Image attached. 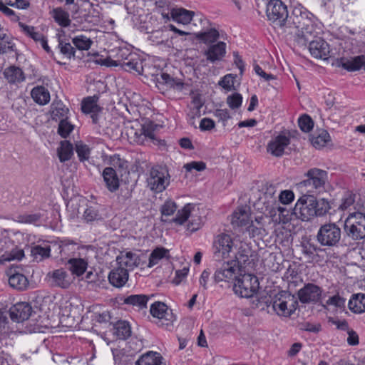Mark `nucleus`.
<instances>
[{"mask_svg":"<svg viewBox=\"0 0 365 365\" xmlns=\"http://www.w3.org/2000/svg\"><path fill=\"white\" fill-rule=\"evenodd\" d=\"M317 19L306 8L297 5L289 16L284 31L292 34L295 29L294 41L300 46H306L308 40L314 38L320 34Z\"/></svg>","mask_w":365,"mask_h":365,"instance_id":"nucleus-1","label":"nucleus"},{"mask_svg":"<svg viewBox=\"0 0 365 365\" xmlns=\"http://www.w3.org/2000/svg\"><path fill=\"white\" fill-rule=\"evenodd\" d=\"M331 209L329 202L321 198L317 200L313 195H304L297 202L294 212L302 221H309L314 217L325 215Z\"/></svg>","mask_w":365,"mask_h":365,"instance_id":"nucleus-2","label":"nucleus"},{"mask_svg":"<svg viewBox=\"0 0 365 365\" xmlns=\"http://www.w3.org/2000/svg\"><path fill=\"white\" fill-rule=\"evenodd\" d=\"M111 56L98 61V63L106 66H122L127 71L140 73L143 68L142 63L138 55L133 53L127 46H122L112 51Z\"/></svg>","mask_w":365,"mask_h":365,"instance_id":"nucleus-3","label":"nucleus"},{"mask_svg":"<svg viewBox=\"0 0 365 365\" xmlns=\"http://www.w3.org/2000/svg\"><path fill=\"white\" fill-rule=\"evenodd\" d=\"M304 175L307 178L299 183V187L305 189L311 195L325 192L328 183V173L326 170L314 168L309 169Z\"/></svg>","mask_w":365,"mask_h":365,"instance_id":"nucleus-4","label":"nucleus"},{"mask_svg":"<svg viewBox=\"0 0 365 365\" xmlns=\"http://www.w3.org/2000/svg\"><path fill=\"white\" fill-rule=\"evenodd\" d=\"M162 128L150 120H146L143 124H136V127L131 126L127 131L128 136L135 143L145 144L148 140L155 139L156 133Z\"/></svg>","mask_w":365,"mask_h":365,"instance_id":"nucleus-5","label":"nucleus"},{"mask_svg":"<svg viewBox=\"0 0 365 365\" xmlns=\"http://www.w3.org/2000/svg\"><path fill=\"white\" fill-rule=\"evenodd\" d=\"M13 322L14 321H12ZM17 323L16 328L19 329L21 327L25 326V329L21 331V333H57L61 331H66L64 327H72L71 324H63L62 321H53L55 324L50 323L44 324V321H16Z\"/></svg>","mask_w":365,"mask_h":365,"instance_id":"nucleus-6","label":"nucleus"},{"mask_svg":"<svg viewBox=\"0 0 365 365\" xmlns=\"http://www.w3.org/2000/svg\"><path fill=\"white\" fill-rule=\"evenodd\" d=\"M170 183V175L168 169L162 166H154L148 173L147 185L155 193L164 191Z\"/></svg>","mask_w":365,"mask_h":365,"instance_id":"nucleus-7","label":"nucleus"},{"mask_svg":"<svg viewBox=\"0 0 365 365\" xmlns=\"http://www.w3.org/2000/svg\"><path fill=\"white\" fill-rule=\"evenodd\" d=\"M298 304V299L294 294L282 292L275 297L272 307L278 316L289 317L295 312Z\"/></svg>","mask_w":365,"mask_h":365,"instance_id":"nucleus-8","label":"nucleus"},{"mask_svg":"<svg viewBox=\"0 0 365 365\" xmlns=\"http://www.w3.org/2000/svg\"><path fill=\"white\" fill-rule=\"evenodd\" d=\"M258 289L259 282L256 276L250 274H242L241 272L233 285L235 293L242 298L253 297L257 292Z\"/></svg>","mask_w":365,"mask_h":365,"instance_id":"nucleus-9","label":"nucleus"},{"mask_svg":"<svg viewBox=\"0 0 365 365\" xmlns=\"http://www.w3.org/2000/svg\"><path fill=\"white\" fill-rule=\"evenodd\" d=\"M346 236L353 240L365 238V215L361 212L351 213L344 222Z\"/></svg>","mask_w":365,"mask_h":365,"instance_id":"nucleus-10","label":"nucleus"},{"mask_svg":"<svg viewBox=\"0 0 365 365\" xmlns=\"http://www.w3.org/2000/svg\"><path fill=\"white\" fill-rule=\"evenodd\" d=\"M241 272L240 265L235 261L228 260L221 262L217 266L212 279L216 284L220 282L231 283L240 277Z\"/></svg>","mask_w":365,"mask_h":365,"instance_id":"nucleus-11","label":"nucleus"},{"mask_svg":"<svg viewBox=\"0 0 365 365\" xmlns=\"http://www.w3.org/2000/svg\"><path fill=\"white\" fill-rule=\"evenodd\" d=\"M341 237L340 227L334 222L326 223L322 225L317 234V240L324 247L337 246Z\"/></svg>","mask_w":365,"mask_h":365,"instance_id":"nucleus-12","label":"nucleus"},{"mask_svg":"<svg viewBox=\"0 0 365 365\" xmlns=\"http://www.w3.org/2000/svg\"><path fill=\"white\" fill-rule=\"evenodd\" d=\"M267 16L269 21L284 29L289 17L287 6L281 0H270L267 6Z\"/></svg>","mask_w":365,"mask_h":365,"instance_id":"nucleus-13","label":"nucleus"},{"mask_svg":"<svg viewBox=\"0 0 365 365\" xmlns=\"http://www.w3.org/2000/svg\"><path fill=\"white\" fill-rule=\"evenodd\" d=\"M9 315L11 319H40L49 318L41 314V309L38 307L33 308L28 302H19L9 309Z\"/></svg>","mask_w":365,"mask_h":365,"instance_id":"nucleus-14","label":"nucleus"},{"mask_svg":"<svg viewBox=\"0 0 365 365\" xmlns=\"http://www.w3.org/2000/svg\"><path fill=\"white\" fill-rule=\"evenodd\" d=\"M195 207L192 204L185 205L182 210H178L176 217L173 219V222L177 224L182 225L190 217L191 220L189 221L187 229L191 232L198 230L202 225V218L196 215L195 212Z\"/></svg>","mask_w":365,"mask_h":365,"instance_id":"nucleus-15","label":"nucleus"},{"mask_svg":"<svg viewBox=\"0 0 365 365\" xmlns=\"http://www.w3.org/2000/svg\"><path fill=\"white\" fill-rule=\"evenodd\" d=\"M233 247V240L230 235L221 233L217 235L212 245L214 257L217 260L230 257Z\"/></svg>","mask_w":365,"mask_h":365,"instance_id":"nucleus-16","label":"nucleus"},{"mask_svg":"<svg viewBox=\"0 0 365 365\" xmlns=\"http://www.w3.org/2000/svg\"><path fill=\"white\" fill-rule=\"evenodd\" d=\"M231 223L233 227H247L249 232H255L250 207L247 205L239 206L236 208L232 215Z\"/></svg>","mask_w":365,"mask_h":365,"instance_id":"nucleus-17","label":"nucleus"},{"mask_svg":"<svg viewBox=\"0 0 365 365\" xmlns=\"http://www.w3.org/2000/svg\"><path fill=\"white\" fill-rule=\"evenodd\" d=\"M322 289L313 283L305 284L304 286L298 290V299L303 304L317 303L322 294Z\"/></svg>","mask_w":365,"mask_h":365,"instance_id":"nucleus-18","label":"nucleus"},{"mask_svg":"<svg viewBox=\"0 0 365 365\" xmlns=\"http://www.w3.org/2000/svg\"><path fill=\"white\" fill-rule=\"evenodd\" d=\"M290 144L289 135L285 133L272 138L267 145V151L274 157H282L285 149Z\"/></svg>","mask_w":365,"mask_h":365,"instance_id":"nucleus-19","label":"nucleus"},{"mask_svg":"<svg viewBox=\"0 0 365 365\" xmlns=\"http://www.w3.org/2000/svg\"><path fill=\"white\" fill-rule=\"evenodd\" d=\"M309 43V51L315 58L327 59L330 53L329 45L324 39L317 36L308 40Z\"/></svg>","mask_w":365,"mask_h":365,"instance_id":"nucleus-20","label":"nucleus"},{"mask_svg":"<svg viewBox=\"0 0 365 365\" xmlns=\"http://www.w3.org/2000/svg\"><path fill=\"white\" fill-rule=\"evenodd\" d=\"M276 187L270 185L267 187L266 192L264 193L258 202L256 204L257 209L265 215L269 210L273 209V206L278 202L277 197L276 196Z\"/></svg>","mask_w":365,"mask_h":365,"instance_id":"nucleus-21","label":"nucleus"},{"mask_svg":"<svg viewBox=\"0 0 365 365\" xmlns=\"http://www.w3.org/2000/svg\"><path fill=\"white\" fill-rule=\"evenodd\" d=\"M98 97L96 96L85 98L81 103V110L86 114H91L93 122L98 121V113L101 111V108L98 105Z\"/></svg>","mask_w":365,"mask_h":365,"instance_id":"nucleus-22","label":"nucleus"},{"mask_svg":"<svg viewBox=\"0 0 365 365\" xmlns=\"http://www.w3.org/2000/svg\"><path fill=\"white\" fill-rule=\"evenodd\" d=\"M226 43L222 41L210 46L205 52L207 60L212 63L222 60L226 54Z\"/></svg>","mask_w":365,"mask_h":365,"instance_id":"nucleus-23","label":"nucleus"},{"mask_svg":"<svg viewBox=\"0 0 365 365\" xmlns=\"http://www.w3.org/2000/svg\"><path fill=\"white\" fill-rule=\"evenodd\" d=\"M47 277L51 279L53 285L61 288H68L71 284V277L63 268L48 272Z\"/></svg>","mask_w":365,"mask_h":365,"instance_id":"nucleus-24","label":"nucleus"},{"mask_svg":"<svg viewBox=\"0 0 365 365\" xmlns=\"http://www.w3.org/2000/svg\"><path fill=\"white\" fill-rule=\"evenodd\" d=\"M3 75L6 81L10 84H19L26 80V76L23 70L16 66H10L3 71Z\"/></svg>","mask_w":365,"mask_h":365,"instance_id":"nucleus-25","label":"nucleus"},{"mask_svg":"<svg viewBox=\"0 0 365 365\" xmlns=\"http://www.w3.org/2000/svg\"><path fill=\"white\" fill-rule=\"evenodd\" d=\"M139 260L138 256L131 252H121L116 259L118 267H123L128 272L138 265Z\"/></svg>","mask_w":365,"mask_h":365,"instance_id":"nucleus-26","label":"nucleus"},{"mask_svg":"<svg viewBox=\"0 0 365 365\" xmlns=\"http://www.w3.org/2000/svg\"><path fill=\"white\" fill-rule=\"evenodd\" d=\"M128 272L123 267L112 269L108 275L110 283L115 287H122L128 279Z\"/></svg>","mask_w":365,"mask_h":365,"instance_id":"nucleus-27","label":"nucleus"},{"mask_svg":"<svg viewBox=\"0 0 365 365\" xmlns=\"http://www.w3.org/2000/svg\"><path fill=\"white\" fill-rule=\"evenodd\" d=\"M103 178L106 186L110 192H113L118 190L120 181L115 170L113 168H106L103 171Z\"/></svg>","mask_w":365,"mask_h":365,"instance_id":"nucleus-28","label":"nucleus"},{"mask_svg":"<svg viewBox=\"0 0 365 365\" xmlns=\"http://www.w3.org/2000/svg\"><path fill=\"white\" fill-rule=\"evenodd\" d=\"M194 12L183 8L174 7L170 10V19L182 24H188L194 16Z\"/></svg>","mask_w":365,"mask_h":365,"instance_id":"nucleus-29","label":"nucleus"},{"mask_svg":"<svg viewBox=\"0 0 365 365\" xmlns=\"http://www.w3.org/2000/svg\"><path fill=\"white\" fill-rule=\"evenodd\" d=\"M157 83L178 91H182L184 88V83L180 79L174 78L166 73H160L157 78Z\"/></svg>","mask_w":365,"mask_h":365,"instance_id":"nucleus-30","label":"nucleus"},{"mask_svg":"<svg viewBox=\"0 0 365 365\" xmlns=\"http://www.w3.org/2000/svg\"><path fill=\"white\" fill-rule=\"evenodd\" d=\"M150 313L154 318L163 319L172 315V309L162 302L156 301L150 305Z\"/></svg>","mask_w":365,"mask_h":365,"instance_id":"nucleus-31","label":"nucleus"},{"mask_svg":"<svg viewBox=\"0 0 365 365\" xmlns=\"http://www.w3.org/2000/svg\"><path fill=\"white\" fill-rule=\"evenodd\" d=\"M112 327V332L118 339H126L131 335V327L128 321H115Z\"/></svg>","mask_w":365,"mask_h":365,"instance_id":"nucleus-32","label":"nucleus"},{"mask_svg":"<svg viewBox=\"0 0 365 365\" xmlns=\"http://www.w3.org/2000/svg\"><path fill=\"white\" fill-rule=\"evenodd\" d=\"M365 56H358L350 59L341 58L339 61V66L348 71H356L363 68L364 66Z\"/></svg>","mask_w":365,"mask_h":365,"instance_id":"nucleus-33","label":"nucleus"},{"mask_svg":"<svg viewBox=\"0 0 365 365\" xmlns=\"http://www.w3.org/2000/svg\"><path fill=\"white\" fill-rule=\"evenodd\" d=\"M322 307L328 311H331L333 313L342 312L345 308V299L339 294H334L330 297L325 304H322Z\"/></svg>","mask_w":365,"mask_h":365,"instance_id":"nucleus-34","label":"nucleus"},{"mask_svg":"<svg viewBox=\"0 0 365 365\" xmlns=\"http://www.w3.org/2000/svg\"><path fill=\"white\" fill-rule=\"evenodd\" d=\"M8 275L9 284L11 287L19 290H24L28 287L29 281L23 274L10 270Z\"/></svg>","mask_w":365,"mask_h":365,"instance_id":"nucleus-35","label":"nucleus"},{"mask_svg":"<svg viewBox=\"0 0 365 365\" xmlns=\"http://www.w3.org/2000/svg\"><path fill=\"white\" fill-rule=\"evenodd\" d=\"M348 306L354 313L361 314L365 312V294H353L349 301Z\"/></svg>","mask_w":365,"mask_h":365,"instance_id":"nucleus-36","label":"nucleus"},{"mask_svg":"<svg viewBox=\"0 0 365 365\" xmlns=\"http://www.w3.org/2000/svg\"><path fill=\"white\" fill-rule=\"evenodd\" d=\"M135 365H163V357L158 352L148 351L136 361Z\"/></svg>","mask_w":365,"mask_h":365,"instance_id":"nucleus-37","label":"nucleus"},{"mask_svg":"<svg viewBox=\"0 0 365 365\" xmlns=\"http://www.w3.org/2000/svg\"><path fill=\"white\" fill-rule=\"evenodd\" d=\"M67 264L73 274L81 276L86 272L88 262L83 258H71L68 261Z\"/></svg>","mask_w":365,"mask_h":365,"instance_id":"nucleus-38","label":"nucleus"},{"mask_svg":"<svg viewBox=\"0 0 365 365\" xmlns=\"http://www.w3.org/2000/svg\"><path fill=\"white\" fill-rule=\"evenodd\" d=\"M34 101L40 105H46L50 101V93L43 86L34 87L31 92Z\"/></svg>","mask_w":365,"mask_h":365,"instance_id":"nucleus-39","label":"nucleus"},{"mask_svg":"<svg viewBox=\"0 0 365 365\" xmlns=\"http://www.w3.org/2000/svg\"><path fill=\"white\" fill-rule=\"evenodd\" d=\"M310 140L314 147L321 148L331 140V138L327 130H320L311 136Z\"/></svg>","mask_w":365,"mask_h":365,"instance_id":"nucleus-40","label":"nucleus"},{"mask_svg":"<svg viewBox=\"0 0 365 365\" xmlns=\"http://www.w3.org/2000/svg\"><path fill=\"white\" fill-rule=\"evenodd\" d=\"M54 21L62 27H67L71 24L69 14L61 7L55 8L51 11Z\"/></svg>","mask_w":365,"mask_h":365,"instance_id":"nucleus-41","label":"nucleus"},{"mask_svg":"<svg viewBox=\"0 0 365 365\" xmlns=\"http://www.w3.org/2000/svg\"><path fill=\"white\" fill-rule=\"evenodd\" d=\"M68 112V108L61 101L54 102L51 105V114L53 120H61L67 118Z\"/></svg>","mask_w":365,"mask_h":365,"instance_id":"nucleus-42","label":"nucleus"},{"mask_svg":"<svg viewBox=\"0 0 365 365\" xmlns=\"http://www.w3.org/2000/svg\"><path fill=\"white\" fill-rule=\"evenodd\" d=\"M195 36L204 43H212L219 38L220 34L217 29L211 28L207 31L196 33Z\"/></svg>","mask_w":365,"mask_h":365,"instance_id":"nucleus-43","label":"nucleus"},{"mask_svg":"<svg viewBox=\"0 0 365 365\" xmlns=\"http://www.w3.org/2000/svg\"><path fill=\"white\" fill-rule=\"evenodd\" d=\"M163 258H169V250L164 247L155 248L150 255L148 267H153Z\"/></svg>","mask_w":365,"mask_h":365,"instance_id":"nucleus-44","label":"nucleus"},{"mask_svg":"<svg viewBox=\"0 0 365 365\" xmlns=\"http://www.w3.org/2000/svg\"><path fill=\"white\" fill-rule=\"evenodd\" d=\"M58 156L61 162H66L71 159L73 154V148L71 143L65 140L61 143L57 150Z\"/></svg>","mask_w":365,"mask_h":365,"instance_id":"nucleus-45","label":"nucleus"},{"mask_svg":"<svg viewBox=\"0 0 365 365\" xmlns=\"http://www.w3.org/2000/svg\"><path fill=\"white\" fill-rule=\"evenodd\" d=\"M72 43L75 48L79 51H88L91 48L93 41L85 35H78L72 38Z\"/></svg>","mask_w":365,"mask_h":365,"instance_id":"nucleus-46","label":"nucleus"},{"mask_svg":"<svg viewBox=\"0 0 365 365\" xmlns=\"http://www.w3.org/2000/svg\"><path fill=\"white\" fill-rule=\"evenodd\" d=\"M24 256V250L21 249H12L11 251H5L4 253L0 251V264L11 260L21 259Z\"/></svg>","mask_w":365,"mask_h":365,"instance_id":"nucleus-47","label":"nucleus"},{"mask_svg":"<svg viewBox=\"0 0 365 365\" xmlns=\"http://www.w3.org/2000/svg\"><path fill=\"white\" fill-rule=\"evenodd\" d=\"M155 1V4L160 13L163 19L165 21L170 20V10L173 8L171 7V3L170 0H153Z\"/></svg>","mask_w":365,"mask_h":365,"instance_id":"nucleus-48","label":"nucleus"},{"mask_svg":"<svg viewBox=\"0 0 365 365\" xmlns=\"http://www.w3.org/2000/svg\"><path fill=\"white\" fill-rule=\"evenodd\" d=\"M149 299L150 297L145 294H133L126 297L124 302L127 304L137 306L140 309H143L146 307Z\"/></svg>","mask_w":365,"mask_h":365,"instance_id":"nucleus-49","label":"nucleus"},{"mask_svg":"<svg viewBox=\"0 0 365 365\" xmlns=\"http://www.w3.org/2000/svg\"><path fill=\"white\" fill-rule=\"evenodd\" d=\"M102 219L96 205L88 206L83 214V220L86 222L97 221Z\"/></svg>","mask_w":365,"mask_h":365,"instance_id":"nucleus-50","label":"nucleus"},{"mask_svg":"<svg viewBox=\"0 0 365 365\" xmlns=\"http://www.w3.org/2000/svg\"><path fill=\"white\" fill-rule=\"evenodd\" d=\"M58 48L60 53L63 55L66 58L71 59L76 57V49L69 42L59 39L58 43Z\"/></svg>","mask_w":365,"mask_h":365,"instance_id":"nucleus-51","label":"nucleus"},{"mask_svg":"<svg viewBox=\"0 0 365 365\" xmlns=\"http://www.w3.org/2000/svg\"><path fill=\"white\" fill-rule=\"evenodd\" d=\"M50 246L36 245L31 249V254L37 261H41L50 256Z\"/></svg>","mask_w":365,"mask_h":365,"instance_id":"nucleus-52","label":"nucleus"},{"mask_svg":"<svg viewBox=\"0 0 365 365\" xmlns=\"http://www.w3.org/2000/svg\"><path fill=\"white\" fill-rule=\"evenodd\" d=\"M76 152L79 160L83 162L89 159L91 149L88 145L80 141L76 143Z\"/></svg>","mask_w":365,"mask_h":365,"instance_id":"nucleus-53","label":"nucleus"},{"mask_svg":"<svg viewBox=\"0 0 365 365\" xmlns=\"http://www.w3.org/2000/svg\"><path fill=\"white\" fill-rule=\"evenodd\" d=\"M19 26L24 34L36 42L39 41L43 36L41 33L37 31L36 28L32 26L26 25L23 23H19Z\"/></svg>","mask_w":365,"mask_h":365,"instance_id":"nucleus-54","label":"nucleus"},{"mask_svg":"<svg viewBox=\"0 0 365 365\" xmlns=\"http://www.w3.org/2000/svg\"><path fill=\"white\" fill-rule=\"evenodd\" d=\"M248 260L249 250L243 246H240L238 248L237 252L235 254L234 259L230 261H235V262L240 265V269H241Z\"/></svg>","mask_w":365,"mask_h":365,"instance_id":"nucleus-55","label":"nucleus"},{"mask_svg":"<svg viewBox=\"0 0 365 365\" xmlns=\"http://www.w3.org/2000/svg\"><path fill=\"white\" fill-rule=\"evenodd\" d=\"M14 44L9 41V36L0 32V53L4 54L14 51Z\"/></svg>","mask_w":365,"mask_h":365,"instance_id":"nucleus-56","label":"nucleus"},{"mask_svg":"<svg viewBox=\"0 0 365 365\" xmlns=\"http://www.w3.org/2000/svg\"><path fill=\"white\" fill-rule=\"evenodd\" d=\"M73 130V125L66 119H61L58 124V133L62 138H67Z\"/></svg>","mask_w":365,"mask_h":365,"instance_id":"nucleus-57","label":"nucleus"},{"mask_svg":"<svg viewBox=\"0 0 365 365\" xmlns=\"http://www.w3.org/2000/svg\"><path fill=\"white\" fill-rule=\"evenodd\" d=\"M40 213L25 214L17 217V222L26 224H37L40 222Z\"/></svg>","mask_w":365,"mask_h":365,"instance_id":"nucleus-58","label":"nucleus"},{"mask_svg":"<svg viewBox=\"0 0 365 365\" xmlns=\"http://www.w3.org/2000/svg\"><path fill=\"white\" fill-rule=\"evenodd\" d=\"M297 327L302 331L317 333L321 329V324L319 323H312L309 321H302L298 323Z\"/></svg>","mask_w":365,"mask_h":365,"instance_id":"nucleus-59","label":"nucleus"},{"mask_svg":"<svg viewBox=\"0 0 365 365\" xmlns=\"http://www.w3.org/2000/svg\"><path fill=\"white\" fill-rule=\"evenodd\" d=\"M299 127L303 132H309L314 126L312 119L308 115L301 116L298 120Z\"/></svg>","mask_w":365,"mask_h":365,"instance_id":"nucleus-60","label":"nucleus"},{"mask_svg":"<svg viewBox=\"0 0 365 365\" xmlns=\"http://www.w3.org/2000/svg\"><path fill=\"white\" fill-rule=\"evenodd\" d=\"M242 103V96L238 93L228 96L227 98V103L231 109H237L240 108Z\"/></svg>","mask_w":365,"mask_h":365,"instance_id":"nucleus-61","label":"nucleus"},{"mask_svg":"<svg viewBox=\"0 0 365 365\" xmlns=\"http://www.w3.org/2000/svg\"><path fill=\"white\" fill-rule=\"evenodd\" d=\"M235 78L232 74H227L219 81L218 85L227 91L235 90Z\"/></svg>","mask_w":365,"mask_h":365,"instance_id":"nucleus-62","label":"nucleus"},{"mask_svg":"<svg viewBox=\"0 0 365 365\" xmlns=\"http://www.w3.org/2000/svg\"><path fill=\"white\" fill-rule=\"evenodd\" d=\"M0 2L19 9H26L29 6V3L26 0H0Z\"/></svg>","mask_w":365,"mask_h":365,"instance_id":"nucleus-63","label":"nucleus"},{"mask_svg":"<svg viewBox=\"0 0 365 365\" xmlns=\"http://www.w3.org/2000/svg\"><path fill=\"white\" fill-rule=\"evenodd\" d=\"M279 202L283 205L291 203L294 199V194L292 190H282L278 196Z\"/></svg>","mask_w":365,"mask_h":365,"instance_id":"nucleus-64","label":"nucleus"}]
</instances>
